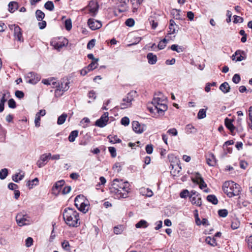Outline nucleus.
Returning a JSON list of instances; mask_svg holds the SVG:
<instances>
[{
	"label": "nucleus",
	"mask_w": 252,
	"mask_h": 252,
	"mask_svg": "<svg viewBox=\"0 0 252 252\" xmlns=\"http://www.w3.org/2000/svg\"><path fill=\"white\" fill-rule=\"evenodd\" d=\"M111 191L114 192L118 198H125L129 192V184L128 182H123L122 180L115 179L113 180Z\"/></svg>",
	"instance_id": "obj_1"
},
{
	"label": "nucleus",
	"mask_w": 252,
	"mask_h": 252,
	"mask_svg": "<svg viewBox=\"0 0 252 252\" xmlns=\"http://www.w3.org/2000/svg\"><path fill=\"white\" fill-rule=\"evenodd\" d=\"M63 219L65 223L70 227H77L80 224L79 213L70 207L64 209Z\"/></svg>",
	"instance_id": "obj_2"
},
{
	"label": "nucleus",
	"mask_w": 252,
	"mask_h": 252,
	"mask_svg": "<svg viewBox=\"0 0 252 252\" xmlns=\"http://www.w3.org/2000/svg\"><path fill=\"white\" fill-rule=\"evenodd\" d=\"M164 100L159 97L155 96L151 102L152 106H148V109L151 113L157 112L159 115H163L168 107L164 102Z\"/></svg>",
	"instance_id": "obj_3"
},
{
	"label": "nucleus",
	"mask_w": 252,
	"mask_h": 252,
	"mask_svg": "<svg viewBox=\"0 0 252 252\" xmlns=\"http://www.w3.org/2000/svg\"><path fill=\"white\" fill-rule=\"evenodd\" d=\"M222 189L228 197L239 195L242 191L240 186L232 181L225 182L222 186Z\"/></svg>",
	"instance_id": "obj_4"
},
{
	"label": "nucleus",
	"mask_w": 252,
	"mask_h": 252,
	"mask_svg": "<svg viewBox=\"0 0 252 252\" xmlns=\"http://www.w3.org/2000/svg\"><path fill=\"white\" fill-rule=\"evenodd\" d=\"M16 221L19 226L29 225L32 222L30 217L25 212L19 213L16 216Z\"/></svg>",
	"instance_id": "obj_5"
},
{
	"label": "nucleus",
	"mask_w": 252,
	"mask_h": 252,
	"mask_svg": "<svg viewBox=\"0 0 252 252\" xmlns=\"http://www.w3.org/2000/svg\"><path fill=\"white\" fill-rule=\"evenodd\" d=\"M136 94V91H132L128 93L126 96L123 99L122 102L120 104L121 108L123 109L130 107Z\"/></svg>",
	"instance_id": "obj_6"
},
{
	"label": "nucleus",
	"mask_w": 252,
	"mask_h": 252,
	"mask_svg": "<svg viewBox=\"0 0 252 252\" xmlns=\"http://www.w3.org/2000/svg\"><path fill=\"white\" fill-rule=\"evenodd\" d=\"M9 27L11 30L14 31V35L15 39L19 41H23L22 33L20 27L16 25H11L9 26Z\"/></svg>",
	"instance_id": "obj_7"
},
{
	"label": "nucleus",
	"mask_w": 252,
	"mask_h": 252,
	"mask_svg": "<svg viewBox=\"0 0 252 252\" xmlns=\"http://www.w3.org/2000/svg\"><path fill=\"white\" fill-rule=\"evenodd\" d=\"M108 120V113L105 112L99 119L96 121L95 125L99 127H103L106 126Z\"/></svg>",
	"instance_id": "obj_8"
},
{
	"label": "nucleus",
	"mask_w": 252,
	"mask_h": 252,
	"mask_svg": "<svg viewBox=\"0 0 252 252\" xmlns=\"http://www.w3.org/2000/svg\"><path fill=\"white\" fill-rule=\"evenodd\" d=\"M40 79V76L33 72H29L26 76L27 82L32 84H36Z\"/></svg>",
	"instance_id": "obj_9"
},
{
	"label": "nucleus",
	"mask_w": 252,
	"mask_h": 252,
	"mask_svg": "<svg viewBox=\"0 0 252 252\" xmlns=\"http://www.w3.org/2000/svg\"><path fill=\"white\" fill-rule=\"evenodd\" d=\"M98 7V4L96 0H92L90 1L88 8L92 16H94L97 14Z\"/></svg>",
	"instance_id": "obj_10"
},
{
	"label": "nucleus",
	"mask_w": 252,
	"mask_h": 252,
	"mask_svg": "<svg viewBox=\"0 0 252 252\" xmlns=\"http://www.w3.org/2000/svg\"><path fill=\"white\" fill-rule=\"evenodd\" d=\"M88 25L92 30H96L102 27V24L100 21L92 18L88 20Z\"/></svg>",
	"instance_id": "obj_11"
},
{
	"label": "nucleus",
	"mask_w": 252,
	"mask_h": 252,
	"mask_svg": "<svg viewBox=\"0 0 252 252\" xmlns=\"http://www.w3.org/2000/svg\"><path fill=\"white\" fill-rule=\"evenodd\" d=\"M132 126L133 130L137 133H142L146 128L145 125H141L138 121H133Z\"/></svg>",
	"instance_id": "obj_12"
},
{
	"label": "nucleus",
	"mask_w": 252,
	"mask_h": 252,
	"mask_svg": "<svg viewBox=\"0 0 252 252\" xmlns=\"http://www.w3.org/2000/svg\"><path fill=\"white\" fill-rule=\"evenodd\" d=\"M68 85L69 82H62L61 83H58V85L56 86L55 94H57L58 92H64L66 91L69 88Z\"/></svg>",
	"instance_id": "obj_13"
},
{
	"label": "nucleus",
	"mask_w": 252,
	"mask_h": 252,
	"mask_svg": "<svg viewBox=\"0 0 252 252\" xmlns=\"http://www.w3.org/2000/svg\"><path fill=\"white\" fill-rule=\"evenodd\" d=\"M88 203V200L82 194H79L76 196L74 199V205L76 207H79V205H82L84 204L85 205V203Z\"/></svg>",
	"instance_id": "obj_14"
},
{
	"label": "nucleus",
	"mask_w": 252,
	"mask_h": 252,
	"mask_svg": "<svg viewBox=\"0 0 252 252\" xmlns=\"http://www.w3.org/2000/svg\"><path fill=\"white\" fill-rule=\"evenodd\" d=\"M170 166L172 167L170 171L171 175L174 176H180L182 169L181 166L178 163L176 164H171Z\"/></svg>",
	"instance_id": "obj_15"
},
{
	"label": "nucleus",
	"mask_w": 252,
	"mask_h": 252,
	"mask_svg": "<svg viewBox=\"0 0 252 252\" xmlns=\"http://www.w3.org/2000/svg\"><path fill=\"white\" fill-rule=\"evenodd\" d=\"M189 200L192 204L195 205L197 206L200 207L202 205V200L200 194L198 193H196V196H189Z\"/></svg>",
	"instance_id": "obj_16"
},
{
	"label": "nucleus",
	"mask_w": 252,
	"mask_h": 252,
	"mask_svg": "<svg viewBox=\"0 0 252 252\" xmlns=\"http://www.w3.org/2000/svg\"><path fill=\"white\" fill-rule=\"evenodd\" d=\"M170 24L169 26V31L168 32V35L173 34L176 33L178 31L177 28L178 29V26L176 24L174 21L171 19L169 21Z\"/></svg>",
	"instance_id": "obj_17"
},
{
	"label": "nucleus",
	"mask_w": 252,
	"mask_h": 252,
	"mask_svg": "<svg viewBox=\"0 0 252 252\" xmlns=\"http://www.w3.org/2000/svg\"><path fill=\"white\" fill-rule=\"evenodd\" d=\"M224 124L225 126L230 131L231 134L234 135L233 133L235 127L232 124V120L228 119V118H226L224 120Z\"/></svg>",
	"instance_id": "obj_18"
},
{
	"label": "nucleus",
	"mask_w": 252,
	"mask_h": 252,
	"mask_svg": "<svg viewBox=\"0 0 252 252\" xmlns=\"http://www.w3.org/2000/svg\"><path fill=\"white\" fill-rule=\"evenodd\" d=\"M206 161L209 166H214L216 163L215 155L212 153L208 154L206 156Z\"/></svg>",
	"instance_id": "obj_19"
},
{
	"label": "nucleus",
	"mask_w": 252,
	"mask_h": 252,
	"mask_svg": "<svg viewBox=\"0 0 252 252\" xmlns=\"http://www.w3.org/2000/svg\"><path fill=\"white\" fill-rule=\"evenodd\" d=\"M68 43V41L64 39L63 42H52V45L54 47L55 49L58 51H60L63 47L65 46Z\"/></svg>",
	"instance_id": "obj_20"
},
{
	"label": "nucleus",
	"mask_w": 252,
	"mask_h": 252,
	"mask_svg": "<svg viewBox=\"0 0 252 252\" xmlns=\"http://www.w3.org/2000/svg\"><path fill=\"white\" fill-rule=\"evenodd\" d=\"M235 55H237L236 61L241 62L246 58V54L245 51L238 50L235 52Z\"/></svg>",
	"instance_id": "obj_21"
},
{
	"label": "nucleus",
	"mask_w": 252,
	"mask_h": 252,
	"mask_svg": "<svg viewBox=\"0 0 252 252\" xmlns=\"http://www.w3.org/2000/svg\"><path fill=\"white\" fill-rule=\"evenodd\" d=\"M148 63L150 64H155L157 62V57L152 53H149L147 55Z\"/></svg>",
	"instance_id": "obj_22"
},
{
	"label": "nucleus",
	"mask_w": 252,
	"mask_h": 252,
	"mask_svg": "<svg viewBox=\"0 0 252 252\" xmlns=\"http://www.w3.org/2000/svg\"><path fill=\"white\" fill-rule=\"evenodd\" d=\"M42 82L45 85H52V87L55 88L56 86L58 85V83L55 81V79L54 78L43 79Z\"/></svg>",
	"instance_id": "obj_23"
},
{
	"label": "nucleus",
	"mask_w": 252,
	"mask_h": 252,
	"mask_svg": "<svg viewBox=\"0 0 252 252\" xmlns=\"http://www.w3.org/2000/svg\"><path fill=\"white\" fill-rule=\"evenodd\" d=\"M219 89L221 90L224 94H226L230 91V87L227 82H225L222 83Z\"/></svg>",
	"instance_id": "obj_24"
},
{
	"label": "nucleus",
	"mask_w": 252,
	"mask_h": 252,
	"mask_svg": "<svg viewBox=\"0 0 252 252\" xmlns=\"http://www.w3.org/2000/svg\"><path fill=\"white\" fill-rule=\"evenodd\" d=\"M185 131L187 134L194 133L197 131V129L191 124H188L186 126Z\"/></svg>",
	"instance_id": "obj_25"
},
{
	"label": "nucleus",
	"mask_w": 252,
	"mask_h": 252,
	"mask_svg": "<svg viewBox=\"0 0 252 252\" xmlns=\"http://www.w3.org/2000/svg\"><path fill=\"white\" fill-rule=\"evenodd\" d=\"M18 3L15 1H11L8 4L9 11L11 13L14 12L16 10L18 9Z\"/></svg>",
	"instance_id": "obj_26"
},
{
	"label": "nucleus",
	"mask_w": 252,
	"mask_h": 252,
	"mask_svg": "<svg viewBox=\"0 0 252 252\" xmlns=\"http://www.w3.org/2000/svg\"><path fill=\"white\" fill-rule=\"evenodd\" d=\"M172 15L173 16L174 18L177 20H182V17L181 14V10L174 9L171 12Z\"/></svg>",
	"instance_id": "obj_27"
},
{
	"label": "nucleus",
	"mask_w": 252,
	"mask_h": 252,
	"mask_svg": "<svg viewBox=\"0 0 252 252\" xmlns=\"http://www.w3.org/2000/svg\"><path fill=\"white\" fill-rule=\"evenodd\" d=\"M140 190L141 193L143 195H145L147 197H151L153 195V191L149 188H142Z\"/></svg>",
	"instance_id": "obj_28"
},
{
	"label": "nucleus",
	"mask_w": 252,
	"mask_h": 252,
	"mask_svg": "<svg viewBox=\"0 0 252 252\" xmlns=\"http://www.w3.org/2000/svg\"><path fill=\"white\" fill-rule=\"evenodd\" d=\"M85 203V206L84 204H82V205H79V207H76L80 211L83 212V213H87L89 210V202Z\"/></svg>",
	"instance_id": "obj_29"
},
{
	"label": "nucleus",
	"mask_w": 252,
	"mask_h": 252,
	"mask_svg": "<svg viewBox=\"0 0 252 252\" xmlns=\"http://www.w3.org/2000/svg\"><path fill=\"white\" fill-rule=\"evenodd\" d=\"M78 131L77 130L72 131L68 136V140L73 142L75 140L76 138L78 136Z\"/></svg>",
	"instance_id": "obj_30"
},
{
	"label": "nucleus",
	"mask_w": 252,
	"mask_h": 252,
	"mask_svg": "<svg viewBox=\"0 0 252 252\" xmlns=\"http://www.w3.org/2000/svg\"><path fill=\"white\" fill-rule=\"evenodd\" d=\"M207 200L208 202H211L214 205H216L218 203V200L215 195H208L207 196Z\"/></svg>",
	"instance_id": "obj_31"
},
{
	"label": "nucleus",
	"mask_w": 252,
	"mask_h": 252,
	"mask_svg": "<svg viewBox=\"0 0 252 252\" xmlns=\"http://www.w3.org/2000/svg\"><path fill=\"white\" fill-rule=\"evenodd\" d=\"M35 16L38 21H41L45 17V14L41 10L38 9L35 11Z\"/></svg>",
	"instance_id": "obj_32"
},
{
	"label": "nucleus",
	"mask_w": 252,
	"mask_h": 252,
	"mask_svg": "<svg viewBox=\"0 0 252 252\" xmlns=\"http://www.w3.org/2000/svg\"><path fill=\"white\" fill-rule=\"evenodd\" d=\"M148 226L147 222L143 220H140L135 224V227L137 228H146Z\"/></svg>",
	"instance_id": "obj_33"
},
{
	"label": "nucleus",
	"mask_w": 252,
	"mask_h": 252,
	"mask_svg": "<svg viewBox=\"0 0 252 252\" xmlns=\"http://www.w3.org/2000/svg\"><path fill=\"white\" fill-rule=\"evenodd\" d=\"M67 117V115L66 114L63 113L62 115L58 117L57 124L59 125L63 124L64 123Z\"/></svg>",
	"instance_id": "obj_34"
},
{
	"label": "nucleus",
	"mask_w": 252,
	"mask_h": 252,
	"mask_svg": "<svg viewBox=\"0 0 252 252\" xmlns=\"http://www.w3.org/2000/svg\"><path fill=\"white\" fill-rule=\"evenodd\" d=\"M240 225V222L238 219H233L232 221L231 227L232 229L238 228Z\"/></svg>",
	"instance_id": "obj_35"
},
{
	"label": "nucleus",
	"mask_w": 252,
	"mask_h": 252,
	"mask_svg": "<svg viewBox=\"0 0 252 252\" xmlns=\"http://www.w3.org/2000/svg\"><path fill=\"white\" fill-rule=\"evenodd\" d=\"M98 59H96L95 61H93L87 67L89 71L93 70L96 68L97 65Z\"/></svg>",
	"instance_id": "obj_36"
},
{
	"label": "nucleus",
	"mask_w": 252,
	"mask_h": 252,
	"mask_svg": "<svg viewBox=\"0 0 252 252\" xmlns=\"http://www.w3.org/2000/svg\"><path fill=\"white\" fill-rule=\"evenodd\" d=\"M206 109H201L199 110L197 114V118L199 119H202L206 117Z\"/></svg>",
	"instance_id": "obj_37"
},
{
	"label": "nucleus",
	"mask_w": 252,
	"mask_h": 252,
	"mask_svg": "<svg viewBox=\"0 0 252 252\" xmlns=\"http://www.w3.org/2000/svg\"><path fill=\"white\" fill-rule=\"evenodd\" d=\"M170 49L173 51H176L177 53H180L183 51V48L177 44L172 45L170 47Z\"/></svg>",
	"instance_id": "obj_38"
},
{
	"label": "nucleus",
	"mask_w": 252,
	"mask_h": 252,
	"mask_svg": "<svg viewBox=\"0 0 252 252\" xmlns=\"http://www.w3.org/2000/svg\"><path fill=\"white\" fill-rule=\"evenodd\" d=\"M45 8L50 11H53L54 9V5L52 1H48L44 4Z\"/></svg>",
	"instance_id": "obj_39"
},
{
	"label": "nucleus",
	"mask_w": 252,
	"mask_h": 252,
	"mask_svg": "<svg viewBox=\"0 0 252 252\" xmlns=\"http://www.w3.org/2000/svg\"><path fill=\"white\" fill-rule=\"evenodd\" d=\"M8 171L6 168H3L0 171V179L4 180L8 175Z\"/></svg>",
	"instance_id": "obj_40"
},
{
	"label": "nucleus",
	"mask_w": 252,
	"mask_h": 252,
	"mask_svg": "<svg viewBox=\"0 0 252 252\" xmlns=\"http://www.w3.org/2000/svg\"><path fill=\"white\" fill-rule=\"evenodd\" d=\"M38 182V179L37 178H34L32 180L29 181L27 184V186L29 187L30 189L33 188L34 185H36Z\"/></svg>",
	"instance_id": "obj_41"
},
{
	"label": "nucleus",
	"mask_w": 252,
	"mask_h": 252,
	"mask_svg": "<svg viewBox=\"0 0 252 252\" xmlns=\"http://www.w3.org/2000/svg\"><path fill=\"white\" fill-rule=\"evenodd\" d=\"M206 242L211 246H215L217 245L216 239L214 238H211L210 237H208L206 239Z\"/></svg>",
	"instance_id": "obj_42"
},
{
	"label": "nucleus",
	"mask_w": 252,
	"mask_h": 252,
	"mask_svg": "<svg viewBox=\"0 0 252 252\" xmlns=\"http://www.w3.org/2000/svg\"><path fill=\"white\" fill-rule=\"evenodd\" d=\"M124 230V227L123 225H119L118 226H115L114 228V232L116 234H121Z\"/></svg>",
	"instance_id": "obj_43"
},
{
	"label": "nucleus",
	"mask_w": 252,
	"mask_h": 252,
	"mask_svg": "<svg viewBox=\"0 0 252 252\" xmlns=\"http://www.w3.org/2000/svg\"><path fill=\"white\" fill-rule=\"evenodd\" d=\"M49 156H51V154L50 153L45 154L40 156V159L44 162L45 163V164L47 162L48 159L50 158Z\"/></svg>",
	"instance_id": "obj_44"
},
{
	"label": "nucleus",
	"mask_w": 252,
	"mask_h": 252,
	"mask_svg": "<svg viewBox=\"0 0 252 252\" xmlns=\"http://www.w3.org/2000/svg\"><path fill=\"white\" fill-rule=\"evenodd\" d=\"M65 28L67 31H70L72 28V22L70 19H68L64 22Z\"/></svg>",
	"instance_id": "obj_45"
},
{
	"label": "nucleus",
	"mask_w": 252,
	"mask_h": 252,
	"mask_svg": "<svg viewBox=\"0 0 252 252\" xmlns=\"http://www.w3.org/2000/svg\"><path fill=\"white\" fill-rule=\"evenodd\" d=\"M180 196L182 198H189V191L188 189H184L180 192Z\"/></svg>",
	"instance_id": "obj_46"
},
{
	"label": "nucleus",
	"mask_w": 252,
	"mask_h": 252,
	"mask_svg": "<svg viewBox=\"0 0 252 252\" xmlns=\"http://www.w3.org/2000/svg\"><path fill=\"white\" fill-rule=\"evenodd\" d=\"M64 183V181L63 180H61L57 182L55 185L53 186V189H60L61 187L63 186Z\"/></svg>",
	"instance_id": "obj_47"
},
{
	"label": "nucleus",
	"mask_w": 252,
	"mask_h": 252,
	"mask_svg": "<svg viewBox=\"0 0 252 252\" xmlns=\"http://www.w3.org/2000/svg\"><path fill=\"white\" fill-rule=\"evenodd\" d=\"M218 214L220 217H226L228 215V211L226 209H220L218 211Z\"/></svg>",
	"instance_id": "obj_48"
},
{
	"label": "nucleus",
	"mask_w": 252,
	"mask_h": 252,
	"mask_svg": "<svg viewBox=\"0 0 252 252\" xmlns=\"http://www.w3.org/2000/svg\"><path fill=\"white\" fill-rule=\"evenodd\" d=\"M90 119L87 117H85L81 120L80 123L83 127H86L88 126V124L90 123Z\"/></svg>",
	"instance_id": "obj_49"
},
{
	"label": "nucleus",
	"mask_w": 252,
	"mask_h": 252,
	"mask_svg": "<svg viewBox=\"0 0 252 252\" xmlns=\"http://www.w3.org/2000/svg\"><path fill=\"white\" fill-rule=\"evenodd\" d=\"M121 123L122 125L127 126L129 124V119L127 117H123L121 120Z\"/></svg>",
	"instance_id": "obj_50"
},
{
	"label": "nucleus",
	"mask_w": 252,
	"mask_h": 252,
	"mask_svg": "<svg viewBox=\"0 0 252 252\" xmlns=\"http://www.w3.org/2000/svg\"><path fill=\"white\" fill-rule=\"evenodd\" d=\"M8 105L9 108L12 109H14L16 107V102L13 98H11L8 100Z\"/></svg>",
	"instance_id": "obj_51"
},
{
	"label": "nucleus",
	"mask_w": 252,
	"mask_h": 252,
	"mask_svg": "<svg viewBox=\"0 0 252 252\" xmlns=\"http://www.w3.org/2000/svg\"><path fill=\"white\" fill-rule=\"evenodd\" d=\"M134 23V20L132 18L127 19L125 22V24L129 27H132Z\"/></svg>",
	"instance_id": "obj_52"
},
{
	"label": "nucleus",
	"mask_w": 252,
	"mask_h": 252,
	"mask_svg": "<svg viewBox=\"0 0 252 252\" xmlns=\"http://www.w3.org/2000/svg\"><path fill=\"white\" fill-rule=\"evenodd\" d=\"M150 23L151 24L152 28L153 29H155L158 26V22L157 20H154L152 18L149 19Z\"/></svg>",
	"instance_id": "obj_53"
},
{
	"label": "nucleus",
	"mask_w": 252,
	"mask_h": 252,
	"mask_svg": "<svg viewBox=\"0 0 252 252\" xmlns=\"http://www.w3.org/2000/svg\"><path fill=\"white\" fill-rule=\"evenodd\" d=\"M108 150H109V151L110 153L111 157L112 158H115L116 157L117 154H116V150L115 148H114L113 147H109L108 148Z\"/></svg>",
	"instance_id": "obj_54"
},
{
	"label": "nucleus",
	"mask_w": 252,
	"mask_h": 252,
	"mask_svg": "<svg viewBox=\"0 0 252 252\" xmlns=\"http://www.w3.org/2000/svg\"><path fill=\"white\" fill-rule=\"evenodd\" d=\"M241 80L240 76L238 74H235L234 75L232 78V81L235 84H238Z\"/></svg>",
	"instance_id": "obj_55"
},
{
	"label": "nucleus",
	"mask_w": 252,
	"mask_h": 252,
	"mask_svg": "<svg viewBox=\"0 0 252 252\" xmlns=\"http://www.w3.org/2000/svg\"><path fill=\"white\" fill-rule=\"evenodd\" d=\"M112 138H113V140H111L110 143L112 144L119 143L122 142V140L117 135L112 136Z\"/></svg>",
	"instance_id": "obj_56"
},
{
	"label": "nucleus",
	"mask_w": 252,
	"mask_h": 252,
	"mask_svg": "<svg viewBox=\"0 0 252 252\" xmlns=\"http://www.w3.org/2000/svg\"><path fill=\"white\" fill-rule=\"evenodd\" d=\"M62 246L64 250H65L66 251L69 250L70 246H69V242L68 241H64V242H63L62 243Z\"/></svg>",
	"instance_id": "obj_57"
},
{
	"label": "nucleus",
	"mask_w": 252,
	"mask_h": 252,
	"mask_svg": "<svg viewBox=\"0 0 252 252\" xmlns=\"http://www.w3.org/2000/svg\"><path fill=\"white\" fill-rule=\"evenodd\" d=\"M95 40L94 39L91 40L87 44V48L89 49L93 48L95 45Z\"/></svg>",
	"instance_id": "obj_58"
},
{
	"label": "nucleus",
	"mask_w": 252,
	"mask_h": 252,
	"mask_svg": "<svg viewBox=\"0 0 252 252\" xmlns=\"http://www.w3.org/2000/svg\"><path fill=\"white\" fill-rule=\"evenodd\" d=\"M201 179H203V178L201 177L200 173L197 172L195 173V179H193L192 181L194 183H196L197 184V181H198L199 182H201Z\"/></svg>",
	"instance_id": "obj_59"
},
{
	"label": "nucleus",
	"mask_w": 252,
	"mask_h": 252,
	"mask_svg": "<svg viewBox=\"0 0 252 252\" xmlns=\"http://www.w3.org/2000/svg\"><path fill=\"white\" fill-rule=\"evenodd\" d=\"M145 150L148 154H151L153 151V147L152 145H147L146 146Z\"/></svg>",
	"instance_id": "obj_60"
},
{
	"label": "nucleus",
	"mask_w": 252,
	"mask_h": 252,
	"mask_svg": "<svg viewBox=\"0 0 252 252\" xmlns=\"http://www.w3.org/2000/svg\"><path fill=\"white\" fill-rule=\"evenodd\" d=\"M15 96L18 98H22L24 96V93L21 91H16L15 93Z\"/></svg>",
	"instance_id": "obj_61"
},
{
	"label": "nucleus",
	"mask_w": 252,
	"mask_h": 252,
	"mask_svg": "<svg viewBox=\"0 0 252 252\" xmlns=\"http://www.w3.org/2000/svg\"><path fill=\"white\" fill-rule=\"evenodd\" d=\"M40 118L39 117V116L38 115H36L35 120H34V123H35V126L37 127H38L40 126Z\"/></svg>",
	"instance_id": "obj_62"
},
{
	"label": "nucleus",
	"mask_w": 252,
	"mask_h": 252,
	"mask_svg": "<svg viewBox=\"0 0 252 252\" xmlns=\"http://www.w3.org/2000/svg\"><path fill=\"white\" fill-rule=\"evenodd\" d=\"M197 184L199 185V187L201 189H203L204 188L207 187V185L204 181L203 179H201V182L197 181Z\"/></svg>",
	"instance_id": "obj_63"
},
{
	"label": "nucleus",
	"mask_w": 252,
	"mask_h": 252,
	"mask_svg": "<svg viewBox=\"0 0 252 252\" xmlns=\"http://www.w3.org/2000/svg\"><path fill=\"white\" fill-rule=\"evenodd\" d=\"M32 243H33V239L32 238L28 237L26 240V246L27 247H31L32 245Z\"/></svg>",
	"instance_id": "obj_64"
}]
</instances>
